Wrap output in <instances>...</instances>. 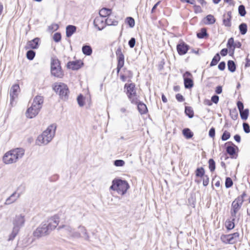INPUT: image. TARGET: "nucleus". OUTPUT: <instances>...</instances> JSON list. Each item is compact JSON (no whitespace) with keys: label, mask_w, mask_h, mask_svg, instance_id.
Returning a JSON list of instances; mask_svg holds the SVG:
<instances>
[{"label":"nucleus","mask_w":250,"mask_h":250,"mask_svg":"<svg viewBox=\"0 0 250 250\" xmlns=\"http://www.w3.org/2000/svg\"><path fill=\"white\" fill-rule=\"evenodd\" d=\"M176 98L179 102H183L184 101V97L180 94H177L176 95Z\"/></svg>","instance_id":"61"},{"label":"nucleus","mask_w":250,"mask_h":250,"mask_svg":"<svg viewBox=\"0 0 250 250\" xmlns=\"http://www.w3.org/2000/svg\"><path fill=\"white\" fill-rule=\"evenodd\" d=\"M56 126L53 125L49 126L42 134L40 135L36 140V144L39 146L48 144L53 138L55 134Z\"/></svg>","instance_id":"2"},{"label":"nucleus","mask_w":250,"mask_h":250,"mask_svg":"<svg viewBox=\"0 0 250 250\" xmlns=\"http://www.w3.org/2000/svg\"><path fill=\"white\" fill-rule=\"evenodd\" d=\"M62 217H64V219L65 218L64 213L62 212H60L50 218L47 223H44L50 232L57 227Z\"/></svg>","instance_id":"5"},{"label":"nucleus","mask_w":250,"mask_h":250,"mask_svg":"<svg viewBox=\"0 0 250 250\" xmlns=\"http://www.w3.org/2000/svg\"><path fill=\"white\" fill-rule=\"evenodd\" d=\"M111 14V10L108 8H102L99 11V17L104 18L106 17L109 16Z\"/></svg>","instance_id":"21"},{"label":"nucleus","mask_w":250,"mask_h":250,"mask_svg":"<svg viewBox=\"0 0 250 250\" xmlns=\"http://www.w3.org/2000/svg\"><path fill=\"white\" fill-rule=\"evenodd\" d=\"M211 101L215 104H217L219 101V97L217 95H214L211 97Z\"/></svg>","instance_id":"59"},{"label":"nucleus","mask_w":250,"mask_h":250,"mask_svg":"<svg viewBox=\"0 0 250 250\" xmlns=\"http://www.w3.org/2000/svg\"><path fill=\"white\" fill-rule=\"evenodd\" d=\"M230 115L233 120H236L238 118V113L235 110L230 111Z\"/></svg>","instance_id":"49"},{"label":"nucleus","mask_w":250,"mask_h":250,"mask_svg":"<svg viewBox=\"0 0 250 250\" xmlns=\"http://www.w3.org/2000/svg\"><path fill=\"white\" fill-rule=\"evenodd\" d=\"M59 28V26L57 24L53 23L49 27V29L53 31L57 30L58 28Z\"/></svg>","instance_id":"57"},{"label":"nucleus","mask_w":250,"mask_h":250,"mask_svg":"<svg viewBox=\"0 0 250 250\" xmlns=\"http://www.w3.org/2000/svg\"><path fill=\"white\" fill-rule=\"evenodd\" d=\"M209 183V178L207 175L203 177V184L204 186H207Z\"/></svg>","instance_id":"53"},{"label":"nucleus","mask_w":250,"mask_h":250,"mask_svg":"<svg viewBox=\"0 0 250 250\" xmlns=\"http://www.w3.org/2000/svg\"><path fill=\"white\" fill-rule=\"evenodd\" d=\"M78 230L76 231L80 233L81 237L80 238H83L85 240L88 241L89 240V236L87 233L86 228L83 226H79L78 227Z\"/></svg>","instance_id":"18"},{"label":"nucleus","mask_w":250,"mask_h":250,"mask_svg":"<svg viewBox=\"0 0 250 250\" xmlns=\"http://www.w3.org/2000/svg\"><path fill=\"white\" fill-rule=\"evenodd\" d=\"M225 66L226 64L225 62H222L219 64L218 67L219 69H220V70H224L225 68Z\"/></svg>","instance_id":"60"},{"label":"nucleus","mask_w":250,"mask_h":250,"mask_svg":"<svg viewBox=\"0 0 250 250\" xmlns=\"http://www.w3.org/2000/svg\"><path fill=\"white\" fill-rule=\"evenodd\" d=\"M239 236V233L235 232L230 234L222 235L220 239L225 244H233L236 241Z\"/></svg>","instance_id":"11"},{"label":"nucleus","mask_w":250,"mask_h":250,"mask_svg":"<svg viewBox=\"0 0 250 250\" xmlns=\"http://www.w3.org/2000/svg\"><path fill=\"white\" fill-rule=\"evenodd\" d=\"M189 49V46L184 42H182L177 45V50L179 55H183L186 54Z\"/></svg>","instance_id":"16"},{"label":"nucleus","mask_w":250,"mask_h":250,"mask_svg":"<svg viewBox=\"0 0 250 250\" xmlns=\"http://www.w3.org/2000/svg\"><path fill=\"white\" fill-rule=\"evenodd\" d=\"M222 92V86H218L216 88V90H215V92L217 93V94H220Z\"/></svg>","instance_id":"64"},{"label":"nucleus","mask_w":250,"mask_h":250,"mask_svg":"<svg viewBox=\"0 0 250 250\" xmlns=\"http://www.w3.org/2000/svg\"><path fill=\"white\" fill-rule=\"evenodd\" d=\"M237 104V107H238V108L239 111L244 110L243 109L244 105H243V103L241 102H240V101L238 102Z\"/></svg>","instance_id":"62"},{"label":"nucleus","mask_w":250,"mask_h":250,"mask_svg":"<svg viewBox=\"0 0 250 250\" xmlns=\"http://www.w3.org/2000/svg\"><path fill=\"white\" fill-rule=\"evenodd\" d=\"M234 45V40L233 38H230L229 39L228 43H227V47L229 49H231L232 47L233 48Z\"/></svg>","instance_id":"50"},{"label":"nucleus","mask_w":250,"mask_h":250,"mask_svg":"<svg viewBox=\"0 0 250 250\" xmlns=\"http://www.w3.org/2000/svg\"><path fill=\"white\" fill-rule=\"evenodd\" d=\"M209 168L211 171H213L215 169V163L214 161L210 159L208 161Z\"/></svg>","instance_id":"41"},{"label":"nucleus","mask_w":250,"mask_h":250,"mask_svg":"<svg viewBox=\"0 0 250 250\" xmlns=\"http://www.w3.org/2000/svg\"><path fill=\"white\" fill-rule=\"evenodd\" d=\"M51 72L52 75L58 78H62L63 75L60 62L57 59H52L51 60Z\"/></svg>","instance_id":"8"},{"label":"nucleus","mask_w":250,"mask_h":250,"mask_svg":"<svg viewBox=\"0 0 250 250\" xmlns=\"http://www.w3.org/2000/svg\"><path fill=\"white\" fill-rule=\"evenodd\" d=\"M195 174L197 177H203L205 176V170L203 167L197 168L195 171Z\"/></svg>","instance_id":"34"},{"label":"nucleus","mask_w":250,"mask_h":250,"mask_svg":"<svg viewBox=\"0 0 250 250\" xmlns=\"http://www.w3.org/2000/svg\"><path fill=\"white\" fill-rule=\"evenodd\" d=\"M231 19V12H228L226 15L224 16L223 23L227 27H229L231 25L230 23Z\"/></svg>","instance_id":"22"},{"label":"nucleus","mask_w":250,"mask_h":250,"mask_svg":"<svg viewBox=\"0 0 250 250\" xmlns=\"http://www.w3.org/2000/svg\"><path fill=\"white\" fill-rule=\"evenodd\" d=\"M135 39L134 38H132L128 42V45L130 48H133L135 44Z\"/></svg>","instance_id":"55"},{"label":"nucleus","mask_w":250,"mask_h":250,"mask_svg":"<svg viewBox=\"0 0 250 250\" xmlns=\"http://www.w3.org/2000/svg\"><path fill=\"white\" fill-rule=\"evenodd\" d=\"M228 66L229 70L231 72H233L235 71L236 69V66L235 63L233 61H229L228 62Z\"/></svg>","instance_id":"35"},{"label":"nucleus","mask_w":250,"mask_h":250,"mask_svg":"<svg viewBox=\"0 0 250 250\" xmlns=\"http://www.w3.org/2000/svg\"><path fill=\"white\" fill-rule=\"evenodd\" d=\"M118 61H124V55L122 53L121 47L118 48L116 51Z\"/></svg>","instance_id":"31"},{"label":"nucleus","mask_w":250,"mask_h":250,"mask_svg":"<svg viewBox=\"0 0 250 250\" xmlns=\"http://www.w3.org/2000/svg\"><path fill=\"white\" fill-rule=\"evenodd\" d=\"M19 230V229L13 227L12 232L9 236L8 240H13L18 233Z\"/></svg>","instance_id":"29"},{"label":"nucleus","mask_w":250,"mask_h":250,"mask_svg":"<svg viewBox=\"0 0 250 250\" xmlns=\"http://www.w3.org/2000/svg\"><path fill=\"white\" fill-rule=\"evenodd\" d=\"M185 112L186 114L190 118H192L194 116V112L191 107L186 106Z\"/></svg>","instance_id":"32"},{"label":"nucleus","mask_w":250,"mask_h":250,"mask_svg":"<svg viewBox=\"0 0 250 250\" xmlns=\"http://www.w3.org/2000/svg\"><path fill=\"white\" fill-rule=\"evenodd\" d=\"M235 218H234L232 221H227L226 222V226L228 229H231L234 227V223L233 221H234Z\"/></svg>","instance_id":"38"},{"label":"nucleus","mask_w":250,"mask_h":250,"mask_svg":"<svg viewBox=\"0 0 250 250\" xmlns=\"http://www.w3.org/2000/svg\"><path fill=\"white\" fill-rule=\"evenodd\" d=\"M39 39L36 38L32 41H29L27 42V45L28 46V48L32 49H37L38 48V42H39Z\"/></svg>","instance_id":"20"},{"label":"nucleus","mask_w":250,"mask_h":250,"mask_svg":"<svg viewBox=\"0 0 250 250\" xmlns=\"http://www.w3.org/2000/svg\"><path fill=\"white\" fill-rule=\"evenodd\" d=\"M83 98L82 95H80L78 97L77 101H78L79 105L80 106H82L84 105V103H83Z\"/></svg>","instance_id":"52"},{"label":"nucleus","mask_w":250,"mask_h":250,"mask_svg":"<svg viewBox=\"0 0 250 250\" xmlns=\"http://www.w3.org/2000/svg\"><path fill=\"white\" fill-rule=\"evenodd\" d=\"M183 135L187 138H191L193 136V133L188 128H185L183 130Z\"/></svg>","instance_id":"33"},{"label":"nucleus","mask_w":250,"mask_h":250,"mask_svg":"<svg viewBox=\"0 0 250 250\" xmlns=\"http://www.w3.org/2000/svg\"><path fill=\"white\" fill-rule=\"evenodd\" d=\"M82 51L84 54L89 56L91 54L92 50L90 46L84 45L82 47Z\"/></svg>","instance_id":"27"},{"label":"nucleus","mask_w":250,"mask_h":250,"mask_svg":"<svg viewBox=\"0 0 250 250\" xmlns=\"http://www.w3.org/2000/svg\"><path fill=\"white\" fill-rule=\"evenodd\" d=\"M205 23L206 24H212L215 22V19L212 15H208L205 19Z\"/></svg>","instance_id":"26"},{"label":"nucleus","mask_w":250,"mask_h":250,"mask_svg":"<svg viewBox=\"0 0 250 250\" xmlns=\"http://www.w3.org/2000/svg\"><path fill=\"white\" fill-rule=\"evenodd\" d=\"M24 154V150L22 148H16L6 152L3 156L2 160L5 164L16 163L21 159Z\"/></svg>","instance_id":"1"},{"label":"nucleus","mask_w":250,"mask_h":250,"mask_svg":"<svg viewBox=\"0 0 250 250\" xmlns=\"http://www.w3.org/2000/svg\"><path fill=\"white\" fill-rule=\"evenodd\" d=\"M114 164L116 167H122L125 165V162L122 160H116L114 162Z\"/></svg>","instance_id":"46"},{"label":"nucleus","mask_w":250,"mask_h":250,"mask_svg":"<svg viewBox=\"0 0 250 250\" xmlns=\"http://www.w3.org/2000/svg\"><path fill=\"white\" fill-rule=\"evenodd\" d=\"M57 229L59 231L62 230L63 233L70 238H80L81 237L80 233L75 231L74 229L70 225H60Z\"/></svg>","instance_id":"6"},{"label":"nucleus","mask_w":250,"mask_h":250,"mask_svg":"<svg viewBox=\"0 0 250 250\" xmlns=\"http://www.w3.org/2000/svg\"><path fill=\"white\" fill-rule=\"evenodd\" d=\"M239 28L240 31V33L242 35H245L247 31V25L245 23H241L239 26Z\"/></svg>","instance_id":"36"},{"label":"nucleus","mask_w":250,"mask_h":250,"mask_svg":"<svg viewBox=\"0 0 250 250\" xmlns=\"http://www.w3.org/2000/svg\"><path fill=\"white\" fill-rule=\"evenodd\" d=\"M138 104V109L139 112L141 114H145L147 111V107L145 104L139 102L137 104Z\"/></svg>","instance_id":"24"},{"label":"nucleus","mask_w":250,"mask_h":250,"mask_svg":"<svg viewBox=\"0 0 250 250\" xmlns=\"http://www.w3.org/2000/svg\"><path fill=\"white\" fill-rule=\"evenodd\" d=\"M53 39L56 42H59L61 39V35L59 33H55L53 36Z\"/></svg>","instance_id":"51"},{"label":"nucleus","mask_w":250,"mask_h":250,"mask_svg":"<svg viewBox=\"0 0 250 250\" xmlns=\"http://www.w3.org/2000/svg\"><path fill=\"white\" fill-rule=\"evenodd\" d=\"M230 136V133L227 131H225L222 136L221 139L223 141H226L229 138Z\"/></svg>","instance_id":"44"},{"label":"nucleus","mask_w":250,"mask_h":250,"mask_svg":"<svg viewBox=\"0 0 250 250\" xmlns=\"http://www.w3.org/2000/svg\"><path fill=\"white\" fill-rule=\"evenodd\" d=\"M124 61H118V64L117 67V72L119 73L121 69L124 66Z\"/></svg>","instance_id":"48"},{"label":"nucleus","mask_w":250,"mask_h":250,"mask_svg":"<svg viewBox=\"0 0 250 250\" xmlns=\"http://www.w3.org/2000/svg\"><path fill=\"white\" fill-rule=\"evenodd\" d=\"M128 24L130 27H133L135 25L134 20L131 17H128L126 19Z\"/></svg>","instance_id":"45"},{"label":"nucleus","mask_w":250,"mask_h":250,"mask_svg":"<svg viewBox=\"0 0 250 250\" xmlns=\"http://www.w3.org/2000/svg\"><path fill=\"white\" fill-rule=\"evenodd\" d=\"M67 67L72 70H78L80 68V65L78 62H70L67 63Z\"/></svg>","instance_id":"25"},{"label":"nucleus","mask_w":250,"mask_h":250,"mask_svg":"<svg viewBox=\"0 0 250 250\" xmlns=\"http://www.w3.org/2000/svg\"><path fill=\"white\" fill-rule=\"evenodd\" d=\"M115 17L113 16L110 15L108 17V18L105 20L106 25H117L118 23V21L115 20Z\"/></svg>","instance_id":"19"},{"label":"nucleus","mask_w":250,"mask_h":250,"mask_svg":"<svg viewBox=\"0 0 250 250\" xmlns=\"http://www.w3.org/2000/svg\"><path fill=\"white\" fill-rule=\"evenodd\" d=\"M220 59V57L219 56V54L218 53H217L212 59L210 65L212 66L216 65L218 62L219 61Z\"/></svg>","instance_id":"37"},{"label":"nucleus","mask_w":250,"mask_h":250,"mask_svg":"<svg viewBox=\"0 0 250 250\" xmlns=\"http://www.w3.org/2000/svg\"><path fill=\"white\" fill-rule=\"evenodd\" d=\"M243 201L241 198H236L232 203V209L231 211V216L235 217L238 211L240 209Z\"/></svg>","instance_id":"13"},{"label":"nucleus","mask_w":250,"mask_h":250,"mask_svg":"<svg viewBox=\"0 0 250 250\" xmlns=\"http://www.w3.org/2000/svg\"><path fill=\"white\" fill-rule=\"evenodd\" d=\"M76 27L74 25H68L66 28V35L67 37H71L76 31Z\"/></svg>","instance_id":"23"},{"label":"nucleus","mask_w":250,"mask_h":250,"mask_svg":"<svg viewBox=\"0 0 250 250\" xmlns=\"http://www.w3.org/2000/svg\"><path fill=\"white\" fill-rule=\"evenodd\" d=\"M20 87L18 84L13 85L10 91V104H12L14 100L17 98Z\"/></svg>","instance_id":"15"},{"label":"nucleus","mask_w":250,"mask_h":250,"mask_svg":"<svg viewBox=\"0 0 250 250\" xmlns=\"http://www.w3.org/2000/svg\"><path fill=\"white\" fill-rule=\"evenodd\" d=\"M53 89L59 94L62 99L64 100L67 99L69 90L65 84L62 83H56L53 86Z\"/></svg>","instance_id":"7"},{"label":"nucleus","mask_w":250,"mask_h":250,"mask_svg":"<svg viewBox=\"0 0 250 250\" xmlns=\"http://www.w3.org/2000/svg\"><path fill=\"white\" fill-rule=\"evenodd\" d=\"M50 233L44 223H42L36 229L33 234L35 237L39 238L47 235Z\"/></svg>","instance_id":"10"},{"label":"nucleus","mask_w":250,"mask_h":250,"mask_svg":"<svg viewBox=\"0 0 250 250\" xmlns=\"http://www.w3.org/2000/svg\"><path fill=\"white\" fill-rule=\"evenodd\" d=\"M221 55L222 56H225L227 55V53H228V49H226V48H224L221 51Z\"/></svg>","instance_id":"63"},{"label":"nucleus","mask_w":250,"mask_h":250,"mask_svg":"<svg viewBox=\"0 0 250 250\" xmlns=\"http://www.w3.org/2000/svg\"><path fill=\"white\" fill-rule=\"evenodd\" d=\"M125 87L126 88V94L131 103L136 104L138 103L139 99L135 89V85L133 83L129 84H125Z\"/></svg>","instance_id":"9"},{"label":"nucleus","mask_w":250,"mask_h":250,"mask_svg":"<svg viewBox=\"0 0 250 250\" xmlns=\"http://www.w3.org/2000/svg\"><path fill=\"white\" fill-rule=\"evenodd\" d=\"M227 151L230 155H232L234 154L235 153V150L234 147L231 146H227Z\"/></svg>","instance_id":"47"},{"label":"nucleus","mask_w":250,"mask_h":250,"mask_svg":"<svg viewBox=\"0 0 250 250\" xmlns=\"http://www.w3.org/2000/svg\"><path fill=\"white\" fill-rule=\"evenodd\" d=\"M21 193H19L17 191L13 192L5 201V205H10L15 202L21 195Z\"/></svg>","instance_id":"17"},{"label":"nucleus","mask_w":250,"mask_h":250,"mask_svg":"<svg viewBox=\"0 0 250 250\" xmlns=\"http://www.w3.org/2000/svg\"><path fill=\"white\" fill-rule=\"evenodd\" d=\"M207 35V31L205 28H202L200 32L198 33L197 36L198 38L200 39H202L205 37V36Z\"/></svg>","instance_id":"39"},{"label":"nucleus","mask_w":250,"mask_h":250,"mask_svg":"<svg viewBox=\"0 0 250 250\" xmlns=\"http://www.w3.org/2000/svg\"><path fill=\"white\" fill-rule=\"evenodd\" d=\"M129 188V186L126 181L115 179L112 181L109 189L116 191L119 194L124 195Z\"/></svg>","instance_id":"4"},{"label":"nucleus","mask_w":250,"mask_h":250,"mask_svg":"<svg viewBox=\"0 0 250 250\" xmlns=\"http://www.w3.org/2000/svg\"><path fill=\"white\" fill-rule=\"evenodd\" d=\"M239 14L241 16H244L246 15V10L245 6L243 5H241L238 7Z\"/></svg>","instance_id":"42"},{"label":"nucleus","mask_w":250,"mask_h":250,"mask_svg":"<svg viewBox=\"0 0 250 250\" xmlns=\"http://www.w3.org/2000/svg\"><path fill=\"white\" fill-rule=\"evenodd\" d=\"M25 215L22 214H17L14 218L13 220V227L20 229L25 223Z\"/></svg>","instance_id":"12"},{"label":"nucleus","mask_w":250,"mask_h":250,"mask_svg":"<svg viewBox=\"0 0 250 250\" xmlns=\"http://www.w3.org/2000/svg\"><path fill=\"white\" fill-rule=\"evenodd\" d=\"M243 128L245 132L248 133L250 132V126L248 124L244 123H243Z\"/></svg>","instance_id":"54"},{"label":"nucleus","mask_w":250,"mask_h":250,"mask_svg":"<svg viewBox=\"0 0 250 250\" xmlns=\"http://www.w3.org/2000/svg\"><path fill=\"white\" fill-rule=\"evenodd\" d=\"M215 131L214 128L212 127L209 131V136L211 138H214L215 136Z\"/></svg>","instance_id":"58"},{"label":"nucleus","mask_w":250,"mask_h":250,"mask_svg":"<svg viewBox=\"0 0 250 250\" xmlns=\"http://www.w3.org/2000/svg\"><path fill=\"white\" fill-rule=\"evenodd\" d=\"M249 110L248 109H245L240 111L241 118L243 120H246L249 116Z\"/></svg>","instance_id":"30"},{"label":"nucleus","mask_w":250,"mask_h":250,"mask_svg":"<svg viewBox=\"0 0 250 250\" xmlns=\"http://www.w3.org/2000/svg\"><path fill=\"white\" fill-rule=\"evenodd\" d=\"M192 77V76L191 74L188 71L186 72L183 74L184 79H191Z\"/></svg>","instance_id":"56"},{"label":"nucleus","mask_w":250,"mask_h":250,"mask_svg":"<svg viewBox=\"0 0 250 250\" xmlns=\"http://www.w3.org/2000/svg\"><path fill=\"white\" fill-rule=\"evenodd\" d=\"M185 87L186 88H190L193 86V82L191 79H184Z\"/></svg>","instance_id":"28"},{"label":"nucleus","mask_w":250,"mask_h":250,"mask_svg":"<svg viewBox=\"0 0 250 250\" xmlns=\"http://www.w3.org/2000/svg\"><path fill=\"white\" fill-rule=\"evenodd\" d=\"M43 103V98L42 96L40 95L36 96L31 106L27 109L26 112V117L32 118L37 115L42 107Z\"/></svg>","instance_id":"3"},{"label":"nucleus","mask_w":250,"mask_h":250,"mask_svg":"<svg viewBox=\"0 0 250 250\" xmlns=\"http://www.w3.org/2000/svg\"><path fill=\"white\" fill-rule=\"evenodd\" d=\"M95 27L99 31L103 30L105 26V21L101 17H97L93 21Z\"/></svg>","instance_id":"14"},{"label":"nucleus","mask_w":250,"mask_h":250,"mask_svg":"<svg viewBox=\"0 0 250 250\" xmlns=\"http://www.w3.org/2000/svg\"><path fill=\"white\" fill-rule=\"evenodd\" d=\"M35 56V52L33 50H29L26 53V57L29 60H32Z\"/></svg>","instance_id":"40"},{"label":"nucleus","mask_w":250,"mask_h":250,"mask_svg":"<svg viewBox=\"0 0 250 250\" xmlns=\"http://www.w3.org/2000/svg\"><path fill=\"white\" fill-rule=\"evenodd\" d=\"M233 185V182L231 179L229 177H227L226 179L225 186L227 188L231 187Z\"/></svg>","instance_id":"43"}]
</instances>
